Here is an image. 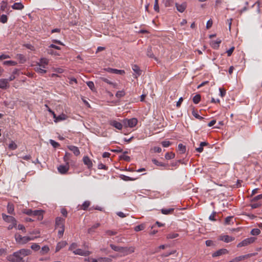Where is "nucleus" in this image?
I'll list each match as a JSON object with an SVG mask.
<instances>
[{
	"label": "nucleus",
	"instance_id": "f257e3e1",
	"mask_svg": "<svg viewBox=\"0 0 262 262\" xmlns=\"http://www.w3.org/2000/svg\"><path fill=\"white\" fill-rule=\"evenodd\" d=\"M31 251L28 249H21L7 256V259L11 262H24V258L31 254Z\"/></svg>",
	"mask_w": 262,
	"mask_h": 262
},
{
	"label": "nucleus",
	"instance_id": "f03ea898",
	"mask_svg": "<svg viewBox=\"0 0 262 262\" xmlns=\"http://www.w3.org/2000/svg\"><path fill=\"white\" fill-rule=\"evenodd\" d=\"M37 237H31V236H22L20 234H15V238L16 242L21 245H24L30 241L34 240Z\"/></svg>",
	"mask_w": 262,
	"mask_h": 262
},
{
	"label": "nucleus",
	"instance_id": "7ed1b4c3",
	"mask_svg": "<svg viewBox=\"0 0 262 262\" xmlns=\"http://www.w3.org/2000/svg\"><path fill=\"white\" fill-rule=\"evenodd\" d=\"M256 239V238L254 237H250L249 238H247L242 241L241 242L239 243L237 245V247L241 248L242 247L247 246L254 243Z\"/></svg>",
	"mask_w": 262,
	"mask_h": 262
},
{
	"label": "nucleus",
	"instance_id": "20e7f679",
	"mask_svg": "<svg viewBox=\"0 0 262 262\" xmlns=\"http://www.w3.org/2000/svg\"><path fill=\"white\" fill-rule=\"evenodd\" d=\"M124 123L127 127H133L137 125L138 120L136 118H133L130 119L124 120Z\"/></svg>",
	"mask_w": 262,
	"mask_h": 262
},
{
	"label": "nucleus",
	"instance_id": "39448f33",
	"mask_svg": "<svg viewBox=\"0 0 262 262\" xmlns=\"http://www.w3.org/2000/svg\"><path fill=\"white\" fill-rule=\"evenodd\" d=\"M58 172L62 174H64L67 173L69 170V162L65 165H61L57 168Z\"/></svg>",
	"mask_w": 262,
	"mask_h": 262
},
{
	"label": "nucleus",
	"instance_id": "423d86ee",
	"mask_svg": "<svg viewBox=\"0 0 262 262\" xmlns=\"http://www.w3.org/2000/svg\"><path fill=\"white\" fill-rule=\"evenodd\" d=\"M104 70L111 73H114L119 75H124L125 71L124 70H118L116 69H113L111 68H107L104 69Z\"/></svg>",
	"mask_w": 262,
	"mask_h": 262
},
{
	"label": "nucleus",
	"instance_id": "0eeeda50",
	"mask_svg": "<svg viewBox=\"0 0 262 262\" xmlns=\"http://www.w3.org/2000/svg\"><path fill=\"white\" fill-rule=\"evenodd\" d=\"M135 251V248L133 247H121V252L123 254V255H127L130 254Z\"/></svg>",
	"mask_w": 262,
	"mask_h": 262
},
{
	"label": "nucleus",
	"instance_id": "6e6552de",
	"mask_svg": "<svg viewBox=\"0 0 262 262\" xmlns=\"http://www.w3.org/2000/svg\"><path fill=\"white\" fill-rule=\"evenodd\" d=\"M3 219L8 223H10L14 224H16V220L12 216L7 215L6 214L3 213L2 214Z\"/></svg>",
	"mask_w": 262,
	"mask_h": 262
},
{
	"label": "nucleus",
	"instance_id": "1a4fd4ad",
	"mask_svg": "<svg viewBox=\"0 0 262 262\" xmlns=\"http://www.w3.org/2000/svg\"><path fill=\"white\" fill-rule=\"evenodd\" d=\"M74 253L75 255L86 256L91 254V252L87 250H83L81 249H77L74 251Z\"/></svg>",
	"mask_w": 262,
	"mask_h": 262
},
{
	"label": "nucleus",
	"instance_id": "9d476101",
	"mask_svg": "<svg viewBox=\"0 0 262 262\" xmlns=\"http://www.w3.org/2000/svg\"><path fill=\"white\" fill-rule=\"evenodd\" d=\"M108 123L110 125L115 127L119 130L122 129L123 127V125L120 122H118L115 120H110Z\"/></svg>",
	"mask_w": 262,
	"mask_h": 262
},
{
	"label": "nucleus",
	"instance_id": "9b49d317",
	"mask_svg": "<svg viewBox=\"0 0 262 262\" xmlns=\"http://www.w3.org/2000/svg\"><path fill=\"white\" fill-rule=\"evenodd\" d=\"M49 60L47 58H41L40 59L39 61L37 63V64L43 69H46L49 64Z\"/></svg>",
	"mask_w": 262,
	"mask_h": 262
},
{
	"label": "nucleus",
	"instance_id": "f8f14e48",
	"mask_svg": "<svg viewBox=\"0 0 262 262\" xmlns=\"http://www.w3.org/2000/svg\"><path fill=\"white\" fill-rule=\"evenodd\" d=\"M175 5L177 10L181 13L184 12L187 7V3L186 2H184L181 4L176 3Z\"/></svg>",
	"mask_w": 262,
	"mask_h": 262
},
{
	"label": "nucleus",
	"instance_id": "ddd939ff",
	"mask_svg": "<svg viewBox=\"0 0 262 262\" xmlns=\"http://www.w3.org/2000/svg\"><path fill=\"white\" fill-rule=\"evenodd\" d=\"M228 252V250L227 249H220V250L215 251L213 253H212V256L213 257L220 256H221L222 255L227 254Z\"/></svg>",
	"mask_w": 262,
	"mask_h": 262
},
{
	"label": "nucleus",
	"instance_id": "4468645a",
	"mask_svg": "<svg viewBox=\"0 0 262 262\" xmlns=\"http://www.w3.org/2000/svg\"><path fill=\"white\" fill-rule=\"evenodd\" d=\"M220 239L224 241L225 243H230L235 239V238L232 236H230L227 235H221L220 237Z\"/></svg>",
	"mask_w": 262,
	"mask_h": 262
},
{
	"label": "nucleus",
	"instance_id": "2eb2a0df",
	"mask_svg": "<svg viewBox=\"0 0 262 262\" xmlns=\"http://www.w3.org/2000/svg\"><path fill=\"white\" fill-rule=\"evenodd\" d=\"M64 219H63L60 217H56V220H55L56 228H58L59 227H64Z\"/></svg>",
	"mask_w": 262,
	"mask_h": 262
},
{
	"label": "nucleus",
	"instance_id": "dca6fc26",
	"mask_svg": "<svg viewBox=\"0 0 262 262\" xmlns=\"http://www.w3.org/2000/svg\"><path fill=\"white\" fill-rule=\"evenodd\" d=\"M83 162L84 164L87 166V167L89 169H90L93 166V163L91 160L89 158L88 156H84L83 158Z\"/></svg>",
	"mask_w": 262,
	"mask_h": 262
},
{
	"label": "nucleus",
	"instance_id": "f3484780",
	"mask_svg": "<svg viewBox=\"0 0 262 262\" xmlns=\"http://www.w3.org/2000/svg\"><path fill=\"white\" fill-rule=\"evenodd\" d=\"M9 87L8 80L7 79H0V89H7Z\"/></svg>",
	"mask_w": 262,
	"mask_h": 262
},
{
	"label": "nucleus",
	"instance_id": "a211bd4d",
	"mask_svg": "<svg viewBox=\"0 0 262 262\" xmlns=\"http://www.w3.org/2000/svg\"><path fill=\"white\" fill-rule=\"evenodd\" d=\"M68 148L70 150L72 151L73 152V154L76 156H79L80 154L79 148L75 146L69 145L68 146Z\"/></svg>",
	"mask_w": 262,
	"mask_h": 262
},
{
	"label": "nucleus",
	"instance_id": "6ab92c4d",
	"mask_svg": "<svg viewBox=\"0 0 262 262\" xmlns=\"http://www.w3.org/2000/svg\"><path fill=\"white\" fill-rule=\"evenodd\" d=\"M222 40L218 38L216 40H212L210 42L211 46L214 49H217L220 47V45L221 43Z\"/></svg>",
	"mask_w": 262,
	"mask_h": 262
},
{
	"label": "nucleus",
	"instance_id": "aec40b11",
	"mask_svg": "<svg viewBox=\"0 0 262 262\" xmlns=\"http://www.w3.org/2000/svg\"><path fill=\"white\" fill-rule=\"evenodd\" d=\"M247 258H248V255L247 254H246L244 255H241L236 257L232 259L231 260H230L229 262H238Z\"/></svg>",
	"mask_w": 262,
	"mask_h": 262
},
{
	"label": "nucleus",
	"instance_id": "412c9836",
	"mask_svg": "<svg viewBox=\"0 0 262 262\" xmlns=\"http://www.w3.org/2000/svg\"><path fill=\"white\" fill-rule=\"evenodd\" d=\"M32 216H38L39 220H41L43 218L42 211L40 210H33Z\"/></svg>",
	"mask_w": 262,
	"mask_h": 262
},
{
	"label": "nucleus",
	"instance_id": "4be33fe9",
	"mask_svg": "<svg viewBox=\"0 0 262 262\" xmlns=\"http://www.w3.org/2000/svg\"><path fill=\"white\" fill-rule=\"evenodd\" d=\"M100 80L108 83L111 85L114 88H117V84L116 83L112 82L110 80H109L107 78L105 77H100Z\"/></svg>",
	"mask_w": 262,
	"mask_h": 262
},
{
	"label": "nucleus",
	"instance_id": "5701e85b",
	"mask_svg": "<svg viewBox=\"0 0 262 262\" xmlns=\"http://www.w3.org/2000/svg\"><path fill=\"white\" fill-rule=\"evenodd\" d=\"M12 8L14 10H22L24 6L21 3H15L12 6Z\"/></svg>",
	"mask_w": 262,
	"mask_h": 262
},
{
	"label": "nucleus",
	"instance_id": "b1692460",
	"mask_svg": "<svg viewBox=\"0 0 262 262\" xmlns=\"http://www.w3.org/2000/svg\"><path fill=\"white\" fill-rule=\"evenodd\" d=\"M91 205V202L89 201H85L83 202L82 205L80 207V209L83 210H86L88 208L90 207Z\"/></svg>",
	"mask_w": 262,
	"mask_h": 262
},
{
	"label": "nucleus",
	"instance_id": "393cba45",
	"mask_svg": "<svg viewBox=\"0 0 262 262\" xmlns=\"http://www.w3.org/2000/svg\"><path fill=\"white\" fill-rule=\"evenodd\" d=\"M16 58L19 60L20 63H24L26 61V57L21 54H17Z\"/></svg>",
	"mask_w": 262,
	"mask_h": 262
},
{
	"label": "nucleus",
	"instance_id": "a878e982",
	"mask_svg": "<svg viewBox=\"0 0 262 262\" xmlns=\"http://www.w3.org/2000/svg\"><path fill=\"white\" fill-rule=\"evenodd\" d=\"M100 226V223H96L93 226H92L91 228H90L88 230V232L89 233H92L93 232H95V230L98 228L99 226Z\"/></svg>",
	"mask_w": 262,
	"mask_h": 262
},
{
	"label": "nucleus",
	"instance_id": "bb28decb",
	"mask_svg": "<svg viewBox=\"0 0 262 262\" xmlns=\"http://www.w3.org/2000/svg\"><path fill=\"white\" fill-rule=\"evenodd\" d=\"M67 118L68 116L66 115H65L64 114H61L57 117V119H56V120H54V121L55 122H57L58 121L65 120L66 119H67Z\"/></svg>",
	"mask_w": 262,
	"mask_h": 262
},
{
	"label": "nucleus",
	"instance_id": "cd10ccee",
	"mask_svg": "<svg viewBox=\"0 0 262 262\" xmlns=\"http://www.w3.org/2000/svg\"><path fill=\"white\" fill-rule=\"evenodd\" d=\"M145 227H146L145 224L142 223L140 225H139L135 227L134 230L136 232L143 230L145 228Z\"/></svg>",
	"mask_w": 262,
	"mask_h": 262
},
{
	"label": "nucleus",
	"instance_id": "c85d7f7f",
	"mask_svg": "<svg viewBox=\"0 0 262 262\" xmlns=\"http://www.w3.org/2000/svg\"><path fill=\"white\" fill-rule=\"evenodd\" d=\"M174 211V208H169V209H161V212L163 214H172Z\"/></svg>",
	"mask_w": 262,
	"mask_h": 262
},
{
	"label": "nucleus",
	"instance_id": "c756f323",
	"mask_svg": "<svg viewBox=\"0 0 262 262\" xmlns=\"http://www.w3.org/2000/svg\"><path fill=\"white\" fill-rule=\"evenodd\" d=\"M152 163L154 164H155L156 165H157L158 166L165 167L166 166H167V164H165L164 163L159 162V161H158L157 160H156L155 159H153L152 160Z\"/></svg>",
	"mask_w": 262,
	"mask_h": 262
},
{
	"label": "nucleus",
	"instance_id": "7c9ffc66",
	"mask_svg": "<svg viewBox=\"0 0 262 262\" xmlns=\"http://www.w3.org/2000/svg\"><path fill=\"white\" fill-rule=\"evenodd\" d=\"M35 71L40 74H45L47 72V71L45 70L43 68H41V67H39L37 65L36 67L35 68Z\"/></svg>",
	"mask_w": 262,
	"mask_h": 262
},
{
	"label": "nucleus",
	"instance_id": "2f4dec72",
	"mask_svg": "<svg viewBox=\"0 0 262 262\" xmlns=\"http://www.w3.org/2000/svg\"><path fill=\"white\" fill-rule=\"evenodd\" d=\"M175 157L174 153L172 152H168L165 155V158L167 160H170Z\"/></svg>",
	"mask_w": 262,
	"mask_h": 262
},
{
	"label": "nucleus",
	"instance_id": "473e14b6",
	"mask_svg": "<svg viewBox=\"0 0 262 262\" xmlns=\"http://www.w3.org/2000/svg\"><path fill=\"white\" fill-rule=\"evenodd\" d=\"M8 3L6 1H2L1 3V8L0 9L2 11H5L6 9L7 8Z\"/></svg>",
	"mask_w": 262,
	"mask_h": 262
},
{
	"label": "nucleus",
	"instance_id": "72a5a7b5",
	"mask_svg": "<svg viewBox=\"0 0 262 262\" xmlns=\"http://www.w3.org/2000/svg\"><path fill=\"white\" fill-rule=\"evenodd\" d=\"M162 3L164 5L165 7H169L172 5L173 1L172 0H163Z\"/></svg>",
	"mask_w": 262,
	"mask_h": 262
},
{
	"label": "nucleus",
	"instance_id": "f704fd0d",
	"mask_svg": "<svg viewBox=\"0 0 262 262\" xmlns=\"http://www.w3.org/2000/svg\"><path fill=\"white\" fill-rule=\"evenodd\" d=\"M17 63L16 61H13V60L5 61L3 62V64L10 66H15L17 65Z\"/></svg>",
	"mask_w": 262,
	"mask_h": 262
},
{
	"label": "nucleus",
	"instance_id": "c9c22d12",
	"mask_svg": "<svg viewBox=\"0 0 262 262\" xmlns=\"http://www.w3.org/2000/svg\"><path fill=\"white\" fill-rule=\"evenodd\" d=\"M14 206L12 204L8 203L7 205V211L9 214H13L14 212Z\"/></svg>",
	"mask_w": 262,
	"mask_h": 262
},
{
	"label": "nucleus",
	"instance_id": "e433bc0d",
	"mask_svg": "<svg viewBox=\"0 0 262 262\" xmlns=\"http://www.w3.org/2000/svg\"><path fill=\"white\" fill-rule=\"evenodd\" d=\"M49 248L47 246H45L42 247L41 250L40 251V253L41 255H45L47 254L49 251Z\"/></svg>",
	"mask_w": 262,
	"mask_h": 262
},
{
	"label": "nucleus",
	"instance_id": "4c0bfd02",
	"mask_svg": "<svg viewBox=\"0 0 262 262\" xmlns=\"http://www.w3.org/2000/svg\"><path fill=\"white\" fill-rule=\"evenodd\" d=\"M120 178L124 180V181H134L136 180L135 178H130L129 177H128V176H125V175H123V174H121L120 176Z\"/></svg>",
	"mask_w": 262,
	"mask_h": 262
},
{
	"label": "nucleus",
	"instance_id": "58836bf2",
	"mask_svg": "<svg viewBox=\"0 0 262 262\" xmlns=\"http://www.w3.org/2000/svg\"><path fill=\"white\" fill-rule=\"evenodd\" d=\"M132 69L138 75H140L141 74L140 69L137 65H136V64L133 65L132 67Z\"/></svg>",
	"mask_w": 262,
	"mask_h": 262
},
{
	"label": "nucleus",
	"instance_id": "ea45409f",
	"mask_svg": "<svg viewBox=\"0 0 262 262\" xmlns=\"http://www.w3.org/2000/svg\"><path fill=\"white\" fill-rule=\"evenodd\" d=\"M178 150L181 154H184L186 151V146L182 144H179L178 145Z\"/></svg>",
	"mask_w": 262,
	"mask_h": 262
},
{
	"label": "nucleus",
	"instance_id": "a19ab883",
	"mask_svg": "<svg viewBox=\"0 0 262 262\" xmlns=\"http://www.w3.org/2000/svg\"><path fill=\"white\" fill-rule=\"evenodd\" d=\"M201 100V96L199 94L195 95L193 98V102L195 104H198Z\"/></svg>",
	"mask_w": 262,
	"mask_h": 262
},
{
	"label": "nucleus",
	"instance_id": "79ce46f5",
	"mask_svg": "<svg viewBox=\"0 0 262 262\" xmlns=\"http://www.w3.org/2000/svg\"><path fill=\"white\" fill-rule=\"evenodd\" d=\"M99 262H111L112 259L109 257H100L98 258Z\"/></svg>",
	"mask_w": 262,
	"mask_h": 262
},
{
	"label": "nucleus",
	"instance_id": "37998d69",
	"mask_svg": "<svg viewBox=\"0 0 262 262\" xmlns=\"http://www.w3.org/2000/svg\"><path fill=\"white\" fill-rule=\"evenodd\" d=\"M125 92L123 90L118 91L116 94V97L118 98H121L125 95Z\"/></svg>",
	"mask_w": 262,
	"mask_h": 262
},
{
	"label": "nucleus",
	"instance_id": "c03bdc74",
	"mask_svg": "<svg viewBox=\"0 0 262 262\" xmlns=\"http://www.w3.org/2000/svg\"><path fill=\"white\" fill-rule=\"evenodd\" d=\"M179 234L178 233H171L167 235V238L172 239L178 237Z\"/></svg>",
	"mask_w": 262,
	"mask_h": 262
},
{
	"label": "nucleus",
	"instance_id": "a18cd8bd",
	"mask_svg": "<svg viewBox=\"0 0 262 262\" xmlns=\"http://www.w3.org/2000/svg\"><path fill=\"white\" fill-rule=\"evenodd\" d=\"M260 231L259 229L254 228L251 231V234L253 235H258L260 234Z\"/></svg>",
	"mask_w": 262,
	"mask_h": 262
},
{
	"label": "nucleus",
	"instance_id": "49530a36",
	"mask_svg": "<svg viewBox=\"0 0 262 262\" xmlns=\"http://www.w3.org/2000/svg\"><path fill=\"white\" fill-rule=\"evenodd\" d=\"M117 232L116 231L114 230H106L105 231V234L107 236H113L117 234Z\"/></svg>",
	"mask_w": 262,
	"mask_h": 262
},
{
	"label": "nucleus",
	"instance_id": "de8ad7c7",
	"mask_svg": "<svg viewBox=\"0 0 262 262\" xmlns=\"http://www.w3.org/2000/svg\"><path fill=\"white\" fill-rule=\"evenodd\" d=\"M58 231V235L59 238L61 237L63 234L64 231V227H59Z\"/></svg>",
	"mask_w": 262,
	"mask_h": 262
},
{
	"label": "nucleus",
	"instance_id": "09e8293b",
	"mask_svg": "<svg viewBox=\"0 0 262 262\" xmlns=\"http://www.w3.org/2000/svg\"><path fill=\"white\" fill-rule=\"evenodd\" d=\"M77 244L75 243H73L69 247V250L73 251V252L74 253V251L75 250V249H77Z\"/></svg>",
	"mask_w": 262,
	"mask_h": 262
},
{
	"label": "nucleus",
	"instance_id": "8fccbe9b",
	"mask_svg": "<svg viewBox=\"0 0 262 262\" xmlns=\"http://www.w3.org/2000/svg\"><path fill=\"white\" fill-rule=\"evenodd\" d=\"M31 248L32 250L37 251L40 249V246L38 244L34 243L31 245Z\"/></svg>",
	"mask_w": 262,
	"mask_h": 262
},
{
	"label": "nucleus",
	"instance_id": "3c124183",
	"mask_svg": "<svg viewBox=\"0 0 262 262\" xmlns=\"http://www.w3.org/2000/svg\"><path fill=\"white\" fill-rule=\"evenodd\" d=\"M8 18L6 15L3 14L0 17V22L5 24L7 22Z\"/></svg>",
	"mask_w": 262,
	"mask_h": 262
},
{
	"label": "nucleus",
	"instance_id": "603ef678",
	"mask_svg": "<svg viewBox=\"0 0 262 262\" xmlns=\"http://www.w3.org/2000/svg\"><path fill=\"white\" fill-rule=\"evenodd\" d=\"M110 247H111V248L113 250H114L115 251L121 252V247L116 246L113 244L110 245Z\"/></svg>",
	"mask_w": 262,
	"mask_h": 262
},
{
	"label": "nucleus",
	"instance_id": "864d4df0",
	"mask_svg": "<svg viewBox=\"0 0 262 262\" xmlns=\"http://www.w3.org/2000/svg\"><path fill=\"white\" fill-rule=\"evenodd\" d=\"M192 114L194 117L200 120H202L204 119L203 117L200 116L194 110H193Z\"/></svg>",
	"mask_w": 262,
	"mask_h": 262
},
{
	"label": "nucleus",
	"instance_id": "5fc2aeb1",
	"mask_svg": "<svg viewBox=\"0 0 262 262\" xmlns=\"http://www.w3.org/2000/svg\"><path fill=\"white\" fill-rule=\"evenodd\" d=\"M17 147V145L13 141H11V142L9 144V148L12 150L16 149Z\"/></svg>",
	"mask_w": 262,
	"mask_h": 262
},
{
	"label": "nucleus",
	"instance_id": "6e6d98bb",
	"mask_svg": "<svg viewBox=\"0 0 262 262\" xmlns=\"http://www.w3.org/2000/svg\"><path fill=\"white\" fill-rule=\"evenodd\" d=\"M50 143L54 148H57L60 145L58 142L53 140H50Z\"/></svg>",
	"mask_w": 262,
	"mask_h": 262
},
{
	"label": "nucleus",
	"instance_id": "4d7b16f0",
	"mask_svg": "<svg viewBox=\"0 0 262 262\" xmlns=\"http://www.w3.org/2000/svg\"><path fill=\"white\" fill-rule=\"evenodd\" d=\"M161 144L164 147H167L171 145V143L169 141H163L162 142Z\"/></svg>",
	"mask_w": 262,
	"mask_h": 262
},
{
	"label": "nucleus",
	"instance_id": "13d9d810",
	"mask_svg": "<svg viewBox=\"0 0 262 262\" xmlns=\"http://www.w3.org/2000/svg\"><path fill=\"white\" fill-rule=\"evenodd\" d=\"M67 244V243L66 241H62L58 243L57 245L59 247V248L61 249L64 247Z\"/></svg>",
	"mask_w": 262,
	"mask_h": 262
},
{
	"label": "nucleus",
	"instance_id": "bf43d9fd",
	"mask_svg": "<svg viewBox=\"0 0 262 262\" xmlns=\"http://www.w3.org/2000/svg\"><path fill=\"white\" fill-rule=\"evenodd\" d=\"M86 84L91 90H93L95 89V85L93 82L88 81L86 82Z\"/></svg>",
	"mask_w": 262,
	"mask_h": 262
},
{
	"label": "nucleus",
	"instance_id": "052dcab7",
	"mask_svg": "<svg viewBox=\"0 0 262 262\" xmlns=\"http://www.w3.org/2000/svg\"><path fill=\"white\" fill-rule=\"evenodd\" d=\"M233 219V216H228L225 220V224L226 225H229L230 224V222L232 221Z\"/></svg>",
	"mask_w": 262,
	"mask_h": 262
},
{
	"label": "nucleus",
	"instance_id": "680f3d73",
	"mask_svg": "<svg viewBox=\"0 0 262 262\" xmlns=\"http://www.w3.org/2000/svg\"><path fill=\"white\" fill-rule=\"evenodd\" d=\"M47 51H48V53L49 54L54 55L55 56L59 55V54L56 51H54L52 49H48Z\"/></svg>",
	"mask_w": 262,
	"mask_h": 262
},
{
	"label": "nucleus",
	"instance_id": "e2e57ef3",
	"mask_svg": "<svg viewBox=\"0 0 262 262\" xmlns=\"http://www.w3.org/2000/svg\"><path fill=\"white\" fill-rule=\"evenodd\" d=\"M176 252V250H173V251H171V252H167V253H166L165 254H163L161 255V257H167L171 254H174Z\"/></svg>",
	"mask_w": 262,
	"mask_h": 262
},
{
	"label": "nucleus",
	"instance_id": "0e129e2a",
	"mask_svg": "<svg viewBox=\"0 0 262 262\" xmlns=\"http://www.w3.org/2000/svg\"><path fill=\"white\" fill-rule=\"evenodd\" d=\"M23 213L29 215H32L33 210L26 209L23 210Z\"/></svg>",
	"mask_w": 262,
	"mask_h": 262
},
{
	"label": "nucleus",
	"instance_id": "69168bd1",
	"mask_svg": "<svg viewBox=\"0 0 262 262\" xmlns=\"http://www.w3.org/2000/svg\"><path fill=\"white\" fill-rule=\"evenodd\" d=\"M70 156V154H69L68 152H66L63 157L64 161L66 162V164H67V162H69L68 161L69 160Z\"/></svg>",
	"mask_w": 262,
	"mask_h": 262
},
{
	"label": "nucleus",
	"instance_id": "338daca9",
	"mask_svg": "<svg viewBox=\"0 0 262 262\" xmlns=\"http://www.w3.org/2000/svg\"><path fill=\"white\" fill-rule=\"evenodd\" d=\"M234 47H232L230 49L227 51L228 56H230L234 50Z\"/></svg>",
	"mask_w": 262,
	"mask_h": 262
},
{
	"label": "nucleus",
	"instance_id": "774afa93",
	"mask_svg": "<svg viewBox=\"0 0 262 262\" xmlns=\"http://www.w3.org/2000/svg\"><path fill=\"white\" fill-rule=\"evenodd\" d=\"M98 168L99 169H104V170H107V167L104 164L102 163H100L98 165Z\"/></svg>",
	"mask_w": 262,
	"mask_h": 262
}]
</instances>
